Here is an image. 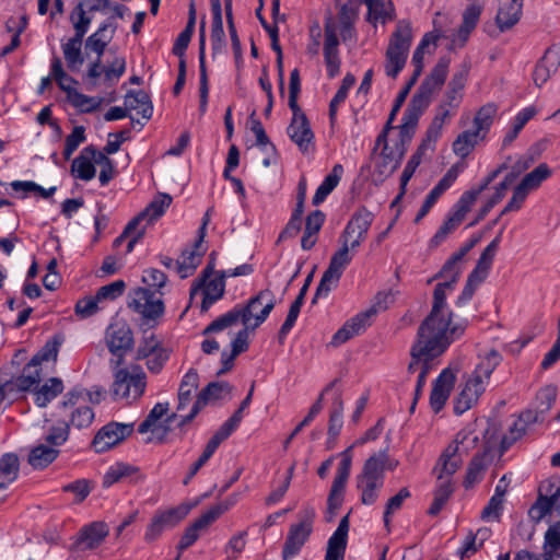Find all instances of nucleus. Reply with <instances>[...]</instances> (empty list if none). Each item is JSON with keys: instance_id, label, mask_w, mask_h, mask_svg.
I'll use <instances>...</instances> for the list:
<instances>
[{"instance_id": "obj_54", "label": "nucleus", "mask_w": 560, "mask_h": 560, "mask_svg": "<svg viewBox=\"0 0 560 560\" xmlns=\"http://www.w3.org/2000/svg\"><path fill=\"white\" fill-rule=\"evenodd\" d=\"M341 247L331 256L328 268L339 276H342L345 268L351 262L352 256L349 252V242L340 240Z\"/></svg>"}, {"instance_id": "obj_49", "label": "nucleus", "mask_w": 560, "mask_h": 560, "mask_svg": "<svg viewBox=\"0 0 560 560\" xmlns=\"http://www.w3.org/2000/svg\"><path fill=\"white\" fill-rule=\"evenodd\" d=\"M552 174L551 168L546 163H540L533 171L527 173L520 182L528 190L534 191L540 187L542 182Z\"/></svg>"}, {"instance_id": "obj_42", "label": "nucleus", "mask_w": 560, "mask_h": 560, "mask_svg": "<svg viewBox=\"0 0 560 560\" xmlns=\"http://www.w3.org/2000/svg\"><path fill=\"white\" fill-rule=\"evenodd\" d=\"M342 415H343V400L341 396V392L337 390L335 393L332 404H331V410L329 415V425H328V435L332 438L334 440H337V436L339 435L343 421H342Z\"/></svg>"}, {"instance_id": "obj_13", "label": "nucleus", "mask_w": 560, "mask_h": 560, "mask_svg": "<svg viewBox=\"0 0 560 560\" xmlns=\"http://www.w3.org/2000/svg\"><path fill=\"white\" fill-rule=\"evenodd\" d=\"M190 511L189 505H178L165 511H156L149 523L144 540L149 544L155 541L166 528L176 526Z\"/></svg>"}, {"instance_id": "obj_15", "label": "nucleus", "mask_w": 560, "mask_h": 560, "mask_svg": "<svg viewBox=\"0 0 560 560\" xmlns=\"http://www.w3.org/2000/svg\"><path fill=\"white\" fill-rule=\"evenodd\" d=\"M292 119L287 133L302 152H307L314 142V132L310 121L301 107H292Z\"/></svg>"}, {"instance_id": "obj_20", "label": "nucleus", "mask_w": 560, "mask_h": 560, "mask_svg": "<svg viewBox=\"0 0 560 560\" xmlns=\"http://www.w3.org/2000/svg\"><path fill=\"white\" fill-rule=\"evenodd\" d=\"M349 513L339 522L337 529L329 537L325 560H343L348 544Z\"/></svg>"}, {"instance_id": "obj_56", "label": "nucleus", "mask_w": 560, "mask_h": 560, "mask_svg": "<svg viewBox=\"0 0 560 560\" xmlns=\"http://www.w3.org/2000/svg\"><path fill=\"white\" fill-rule=\"evenodd\" d=\"M172 197L168 194L159 192L153 200L147 206L142 213L144 217H149V221H153L165 212V210L172 203Z\"/></svg>"}, {"instance_id": "obj_19", "label": "nucleus", "mask_w": 560, "mask_h": 560, "mask_svg": "<svg viewBox=\"0 0 560 560\" xmlns=\"http://www.w3.org/2000/svg\"><path fill=\"white\" fill-rule=\"evenodd\" d=\"M372 324V317L366 311H363L348 319L341 328H339L331 338L330 345L338 347L354 336L365 331Z\"/></svg>"}, {"instance_id": "obj_2", "label": "nucleus", "mask_w": 560, "mask_h": 560, "mask_svg": "<svg viewBox=\"0 0 560 560\" xmlns=\"http://www.w3.org/2000/svg\"><path fill=\"white\" fill-rule=\"evenodd\" d=\"M453 289L454 285L444 281L435 285L432 308L418 329L438 337L441 336V338H447L450 341H454L464 334L465 326L462 324L452 325L453 313L445 312L447 308L446 290Z\"/></svg>"}, {"instance_id": "obj_9", "label": "nucleus", "mask_w": 560, "mask_h": 560, "mask_svg": "<svg viewBox=\"0 0 560 560\" xmlns=\"http://www.w3.org/2000/svg\"><path fill=\"white\" fill-rule=\"evenodd\" d=\"M452 342L447 338H441V336L438 337L418 329L417 339L410 350L411 361L408 364V372L415 373L420 368L423 355H442Z\"/></svg>"}, {"instance_id": "obj_57", "label": "nucleus", "mask_w": 560, "mask_h": 560, "mask_svg": "<svg viewBox=\"0 0 560 560\" xmlns=\"http://www.w3.org/2000/svg\"><path fill=\"white\" fill-rule=\"evenodd\" d=\"M126 70V60L124 57H116L109 65H102V73H104V83L112 88Z\"/></svg>"}, {"instance_id": "obj_21", "label": "nucleus", "mask_w": 560, "mask_h": 560, "mask_svg": "<svg viewBox=\"0 0 560 560\" xmlns=\"http://www.w3.org/2000/svg\"><path fill=\"white\" fill-rule=\"evenodd\" d=\"M129 478L130 482L138 483L145 479V476L140 471V468L124 462H118L110 466L103 476V487L109 488L116 482H120Z\"/></svg>"}, {"instance_id": "obj_55", "label": "nucleus", "mask_w": 560, "mask_h": 560, "mask_svg": "<svg viewBox=\"0 0 560 560\" xmlns=\"http://www.w3.org/2000/svg\"><path fill=\"white\" fill-rule=\"evenodd\" d=\"M355 83V77L351 73H347L342 80L340 88L329 103V118L331 122L335 120L337 115L338 106L345 102L348 95V91Z\"/></svg>"}, {"instance_id": "obj_46", "label": "nucleus", "mask_w": 560, "mask_h": 560, "mask_svg": "<svg viewBox=\"0 0 560 560\" xmlns=\"http://www.w3.org/2000/svg\"><path fill=\"white\" fill-rule=\"evenodd\" d=\"M401 164V160L394 153L388 143L382 149L381 161L376 164L375 170L383 177L390 176Z\"/></svg>"}, {"instance_id": "obj_29", "label": "nucleus", "mask_w": 560, "mask_h": 560, "mask_svg": "<svg viewBox=\"0 0 560 560\" xmlns=\"http://www.w3.org/2000/svg\"><path fill=\"white\" fill-rule=\"evenodd\" d=\"M40 380L42 369L35 368L28 362L24 366L22 374L10 382H7V386H9L10 389L16 388L20 392H26L31 389L34 392L38 387Z\"/></svg>"}, {"instance_id": "obj_36", "label": "nucleus", "mask_w": 560, "mask_h": 560, "mask_svg": "<svg viewBox=\"0 0 560 560\" xmlns=\"http://www.w3.org/2000/svg\"><path fill=\"white\" fill-rule=\"evenodd\" d=\"M342 172L343 167L340 164H336L332 167L331 173L325 177L323 183L316 189L315 195L313 196L312 202L314 206H319L322 202H324L327 196L336 188V186L339 184Z\"/></svg>"}, {"instance_id": "obj_59", "label": "nucleus", "mask_w": 560, "mask_h": 560, "mask_svg": "<svg viewBox=\"0 0 560 560\" xmlns=\"http://www.w3.org/2000/svg\"><path fill=\"white\" fill-rule=\"evenodd\" d=\"M341 276L327 268L316 288L315 294L312 299V303L316 304L317 300L322 296H327L329 292L337 287Z\"/></svg>"}, {"instance_id": "obj_64", "label": "nucleus", "mask_w": 560, "mask_h": 560, "mask_svg": "<svg viewBox=\"0 0 560 560\" xmlns=\"http://www.w3.org/2000/svg\"><path fill=\"white\" fill-rule=\"evenodd\" d=\"M126 289V283L124 280H116L112 283L101 287L96 291V300L105 301V300H116L120 295L124 294Z\"/></svg>"}, {"instance_id": "obj_1", "label": "nucleus", "mask_w": 560, "mask_h": 560, "mask_svg": "<svg viewBox=\"0 0 560 560\" xmlns=\"http://www.w3.org/2000/svg\"><path fill=\"white\" fill-rule=\"evenodd\" d=\"M277 304L273 292L269 289L259 291L252 296L245 305H236L228 313L219 316L211 322L203 330L202 335L221 331L234 326L240 320L244 326H249L255 330L268 318Z\"/></svg>"}, {"instance_id": "obj_53", "label": "nucleus", "mask_w": 560, "mask_h": 560, "mask_svg": "<svg viewBox=\"0 0 560 560\" xmlns=\"http://www.w3.org/2000/svg\"><path fill=\"white\" fill-rule=\"evenodd\" d=\"M71 170L75 173V177L86 182L94 178L96 173L95 166L91 158L84 153V149L81 151L80 155L73 160Z\"/></svg>"}, {"instance_id": "obj_8", "label": "nucleus", "mask_w": 560, "mask_h": 560, "mask_svg": "<svg viewBox=\"0 0 560 560\" xmlns=\"http://www.w3.org/2000/svg\"><path fill=\"white\" fill-rule=\"evenodd\" d=\"M316 512L312 506H304L298 514L299 522L290 526L282 549V560L295 557L313 533Z\"/></svg>"}, {"instance_id": "obj_38", "label": "nucleus", "mask_w": 560, "mask_h": 560, "mask_svg": "<svg viewBox=\"0 0 560 560\" xmlns=\"http://www.w3.org/2000/svg\"><path fill=\"white\" fill-rule=\"evenodd\" d=\"M60 451L46 444L35 446L30 455L28 463L34 468L43 469L51 464L59 455Z\"/></svg>"}, {"instance_id": "obj_5", "label": "nucleus", "mask_w": 560, "mask_h": 560, "mask_svg": "<svg viewBox=\"0 0 560 560\" xmlns=\"http://www.w3.org/2000/svg\"><path fill=\"white\" fill-rule=\"evenodd\" d=\"M86 13L83 2H79L74 7L70 13V21L74 30V35L62 45L67 67L72 72H78L84 62L82 43L92 22V19L88 16Z\"/></svg>"}, {"instance_id": "obj_14", "label": "nucleus", "mask_w": 560, "mask_h": 560, "mask_svg": "<svg viewBox=\"0 0 560 560\" xmlns=\"http://www.w3.org/2000/svg\"><path fill=\"white\" fill-rule=\"evenodd\" d=\"M133 432L132 423L109 422L94 436L93 446L97 453H103L119 444Z\"/></svg>"}, {"instance_id": "obj_11", "label": "nucleus", "mask_w": 560, "mask_h": 560, "mask_svg": "<svg viewBox=\"0 0 560 560\" xmlns=\"http://www.w3.org/2000/svg\"><path fill=\"white\" fill-rule=\"evenodd\" d=\"M128 307L140 314L143 319L155 320L164 314V302L155 298L148 288H137L129 293Z\"/></svg>"}, {"instance_id": "obj_61", "label": "nucleus", "mask_w": 560, "mask_h": 560, "mask_svg": "<svg viewBox=\"0 0 560 560\" xmlns=\"http://www.w3.org/2000/svg\"><path fill=\"white\" fill-rule=\"evenodd\" d=\"M485 468L486 466L483 464V457L481 455H475L468 464L464 487L468 489L476 482L480 481Z\"/></svg>"}, {"instance_id": "obj_28", "label": "nucleus", "mask_w": 560, "mask_h": 560, "mask_svg": "<svg viewBox=\"0 0 560 560\" xmlns=\"http://www.w3.org/2000/svg\"><path fill=\"white\" fill-rule=\"evenodd\" d=\"M359 16V4L346 3L342 4L338 12L339 31L343 42L350 40L354 37V23Z\"/></svg>"}, {"instance_id": "obj_16", "label": "nucleus", "mask_w": 560, "mask_h": 560, "mask_svg": "<svg viewBox=\"0 0 560 560\" xmlns=\"http://www.w3.org/2000/svg\"><path fill=\"white\" fill-rule=\"evenodd\" d=\"M451 59L448 57L440 58L430 74L421 82L416 94H420V96L431 102L433 94L440 91L445 83Z\"/></svg>"}, {"instance_id": "obj_58", "label": "nucleus", "mask_w": 560, "mask_h": 560, "mask_svg": "<svg viewBox=\"0 0 560 560\" xmlns=\"http://www.w3.org/2000/svg\"><path fill=\"white\" fill-rule=\"evenodd\" d=\"M93 489V482L89 479H77L70 483L61 487L63 492H70L74 494L73 502L75 504L82 503L91 493Z\"/></svg>"}, {"instance_id": "obj_7", "label": "nucleus", "mask_w": 560, "mask_h": 560, "mask_svg": "<svg viewBox=\"0 0 560 560\" xmlns=\"http://www.w3.org/2000/svg\"><path fill=\"white\" fill-rule=\"evenodd\" d=\"M116 25L112 19L102 23L98 30L90 35L84 43L85 51H93L96 54V59L89 65L86 74L84 75L85 88L89 91L97 86V80L102 74V57L108 43L112 40L115 33Z\"/></svg>"}, {"instance_id": "obj_60", "label": "nucleus", "mask_w": 560, "mask_h": 560, "mask_svg": "<svg viewBox=\"0 0 560 560\" xmlns=\"http://www.w3.org/2000/svg\"><path fill=\"white\" fill-rule=\"evenodd\" d=\"M20 469V460L16 454L5 453L0 458V476L7 478L9 481H14L18 478Z\"/></svg>"}, {"instance_id": "obj_24", "label": "nucleus", "mask_w": 560, "mask_h": 560, "mask_svg": "<svg viewBox=\"0 0 560 560\" xmlns=\"http://www.w3.org/2000/svg\"><path fill=\"white\" fill-rule=\"evenodd\" d=\"M458 440L455 444H450L441 454L433 471L436 474L438 480L446 478L452 479V476L457 471L462 465V459L457 456Z\"/></svg>"}, {"instance_id": "obj_63", "label": "nucleus", "mask_w": 560, "mask_h": 560, "mask_svg": "<svg viewBox=\"0 0 560 560\" xmlns=\"http://www.w3.org/2000/svg\"><path fill=\"white\" fill-rule=\"evenodd\" d=\"M60 342L56 339L48 340L40 350L31 359L30 363L35 368H39L45 361L56 360L59 351Z\"/></svg>"}, {"instance_id": "obj_62", "label": "nucleus", "mask_w": 560, "mask_h": 560, "mask_svg": "<svg viewBox=\"0 0 560 560\" xmlns=\"http://www.w3.org/2000/svg\"><path fill=\"white\" fill-rule=\"evenodd\" d=\"M557 398V389L552 386H547L540 389L536 395V410L544 418V416L551 409Z\"/></svg>"}, {"instance_id": "obj_35", "label": "nucleus", "mask_w": 560, "mask_h": 560, "mask_svg": "<svg viewBox=\"0 0 560 560\" xmlns=\"http://www.w3.org/2000/svg\"><path fill=\"white\" fill-rule=\"evenodd\" d=\"M196 25V7L191 1L188 10V21L185 28L179 33L173 46V54L183 57L195 31Z\"/></svg>"}, {"instance_id": "obj_27", "label": "nucleus", "mask_w": 560, "mask_h": 560, "mask_svg": "<svg viewBox=\"0 0 560 560\" xmlns=\"http://www.w3.org/2000/svg\"><path fill=\"white\" fill-rule=\"evenodd\" d=\"M212 12L211 48L213 55L219 54L225 46V33L223 30L222 5L220 0H210Z\"/></svg>"}, {"instance_id": "obj_31", "label": "nucleus", "mask_w": 560, "mask_h": 560, "mask_svg": "<svg viewBox=\"0 0 560 560\" xmlns=\"http://www.w3.org/2000/svg\"><path fill=\"white\" fill-rule=\"evenodd\" d=\"M125 105L128 110H138L143 119L149 120L153 114V105L150 96L143 90H130L125 96Z\"/></svg>"}, {"instance_id": "obj_40", "label": "nucleus", "mask_w": 560, "mask_h": 560, "mask_svg": "<svg viewBox=\"0 0 560 560\" xmlns=\"http://www.w3.org/2000/svg\"><path fill=\"white\" fill-rule=\"evenodd\" d=\"M198 373L192 369L184 375L178 389V411L184 410L189 405L192 392L198 387Z\"/></svg>"}, {"instance_id": "obj_48", "label": "nucleus", "mask_w": 560, "mask_h": 560, "mask_svg": "<svg viewBox=\"0 0 560 560\" xmlns=\"http://www.w3.org/2000/svg\"><path fill=\"white\" fill-rule=\"evenodd\" d=\"M232 386L228 382H211L198 395L197 401L203 408L209 400H218L224 393L230 394Z\"/></svg>"}, {"instance_id": "obj_3", "label": "nucleus", "mask_w": 560, "mask_h": 560, "mask_svg": "<svg viewBox=\"0 0 560 560\" xmlns=\"http://www.w3.org/2000/svg\"><path fill=\"white\" fill-rule=\"evenodd\" d=\"M398 460L389 457L387 450L370 456L362 471L357 476V488L361 491V502L365 505L374 504L378 499V492L384 486L385 470H394Z\"/></svg>"}, {"instance_id": "obj_41", "label": "nucleus", "mask_w": 560, "mask_h": 560, "mask_svg": "<svg viewBox=\"0 0 560 560\" xmlns=\"http://www.w3.org/2000/svg\"><path fill=\"white\" fill-rule=\"evenodd\" d=\"M501 241V233L497 235L490 244L483 249L481 253L476 267L471 272L478 275L479 277L486 279L488 276L489 270L491 269L494 256L497 254L499 244Z\"/></svg>"}, {"instance_id": "obj_17", "label": "nucleus", "mask_w": 560, "mask_h": 560, "mask_svg": "<svg viewBox=\"0 0 560 560\" xmlns=\"http://www.w3.org/2000/svg\"><path fill=\"white\" fill-rule=\"evenodd\" d=\"M108 535V527L104 522H93L84 526L78 534L70 551L91 550L101 545Z\"/></svg>"}, {"instance_id": "obj_52", "label": "nucleus", "mask_w": 560, "mask_h": 560, "mask_svg": "<svg viewBox=\"0 0 560 560\" xmlns=\"http://www.w3.org/2000/svg\"><path fill=\"white\" fill-rule=\"evenodd\" d=\"M497 106L493 103H488L479 108L474 118V127L475 130L480 135L489 131L491 125L493 124L494 116L497 114Z\"/></svg>"}, {"instance_id": "obj_32", "label": "nucleus", "mask_w": 560, "mask_h": 560, "mask_svg": "<svg viewBox=\"0 0 560 560\" xmlns=\"http://www.w3.org/2000/svg\"><path fill=\"white\" fill-rule=\"evenodd\" d=\"M63 382L59 377H50L34 390L35 404L44 408L63 392Z\"/></svg>"}, {"instance_id": "obj_18", "label": "nucleus", "mask_w": 560, "mask_h": 560, "mask_svg": "<svg viewBox=\"0 0 560 560\" xmlns=\"http://www.w3.org/2000/svg\"><path fill=\"white\" fill-rule=\"evenodd\" d=\"M455 373L451 369H444L433 383L430 394V406L432 410L440 412L448 399L455 384Z\"/></svg>"}, {"instance_id": "obj_34", "label": "nucleus", "mask_w": 560, "mask_h": 560, "mask_svg": "<svg viewBox=\"0 0 560 560\" xmlns=\"http://www.w3.org/2000/svg\"><path fill=\"white\" fill-rule=\"evenodd\" d=\"M338 378L331 381L322 392L319 397L316 399V401L313 404V406L310 408L308 413L306 417L295 427V429L292 431V433L287 438V440L283 443V448L287 450L289 447V444L291 441L305 428L313 421V419L323 410V400H324V394L329 392L335 387V385L338 383Z\"/></svg>"}, {"instance_id": "obj_26", "label": "nucleus", "mask_w": 560, "mask_h": 560, "mask_svg": "<svg viewBox=\"0 0 560 560\" xmlns=\"http://www.w3.org/2000/svg\"><path fill=\"white\" fill-rule=\"evenodd\" d=\"M373 220L374 214L371 211L364 207L360 208L347 223L342 234L340 235V240H347L349 242L354 234H359V238L361 236H366Z\"/></svg>"}, {"instance_id": "obj_4", "label": "nucleus", "mask_w": 560, "mask_h": 560, "mask_svg": "<svg viewBox=\"0 0 560 560\" xmlns=\"http://www.w3.org/2000/svg\"><path fill=\"white\" fill-rule=\"evenodd\" d=\"M502 361L501 354L492 349L476 365L471 376L454 401V412L463 415L469 410L485 392V383L489 381L492 372Z\"/></svg>"}, {"instance_id": "obj_50", "label": "nucleus", "mask_w": 560, "mask_h": 560, "mask_svg": "<svg viewBox=\"0 0 560 560\" xmlns=\"http://www.w3.org/2000/svg\"><path fill=\"white\" fill-rule=\"evenodd\" d=\"M464 221L462 217L453 212L452 210L448 212L445 221L436 231V233L432 236L430 241V245L432 247L439 246L442 242L446 240V237L453 233L459 224Z\"/></svg>"}, {"instance_id": "obj_47", "label": "nucleus", "mask_w": 560, "mask_h": 560, "mask_svg": "<svg viewBox=\"0 0 560 560\" xmlns=\"http://www.w3.org/2000/svg\"><path fill=\"white\" fill-rule=\"evenodd\" d=\"M560 549V522L551 525L545 533V541L542 546V558L545 560H555L559 558L557 552Z\"/></svg>"}, {"instance_id": "obj_23", "label": "nucleus", "mask_w": 560, "mask_h": 560, "mask_svg": "<svg viewBox=\"0 0 560 560\" xmlns=\"http://www.w3.org/2000/svg\"><path fill=\"white\" fill-rule=\"evenodd\" d=\"M560 66V49L555 46L549 47L535 67L533 79L537 86H541L548 81L550 75L557 71Z\"/></svg>"}, {"instance_id": "obj_30", "label": "nucleus", "mask_w": 560, "mask_h": 560, "mask_svg": "<svg viewBox=\"0 0 560 560\" xmlns=\"http://www.w3.org/2000/svg\"><path fill=\"white\" fill-rule=\"evenodd\" d=\"M481 12L482 5L477 3H471L465 9L463 13V21L457 30L456 38L454 42H458L460 46L465 45L470 33L477 26Z\"/></svg>"}, {"instance_id": "obj_22", "label": "nucleus", "mask_w": 560, "mask_h": 560, "mask_svg": "<svg viewBox=\"0 0 560 560\" xmlns=\"http://www.w3.org/2000/svg\"><path fill=\"white\" fill-rule=\"evenodd\" d=\"M199 70H200V81H199V112L203 115L207 110L208 105V94H209V83H208V74L206 68V20L202 18L199 27Z\"/></svg>"}, {"instance_id": "obj_45", "label": "nucleus", "mask_w": 560, "mask_h": 560, "mask_svg": "<svg viewBox=\"0 0 560 560\" xmlns=\"http://www.w3.org/2000/svg\"><path fill=\"white\" fill-rule=\"evenodd\" d=\"M556 510L560 517V501L542 498L538 495L536 502L530 506L528 516L535 523H539L544 517Z\"/></svg>"}, {"instance_id": "obj_33", "label": "nucleus", "mask_w": 560, "mask_h": 560, "mask_svg": "<svg viewBox=\"0 0 560 560\" xmlns=\"http://www.w3.org/2000/svg\"><path fill=\"white\" fill-rule=\"evenodd\" d=\"M366 4L368 21L376 23L381 21L385 23L387 20H393L395 16V8L392 0H361Z\"/></svg>"}, {"instance_id": "obj_51", "label": "nucleus", "mask_w": 560, "mask_h": 560, "mask_svg": "<svg viewBox=\"0 0 560 560\" xmlns=\"http://www.w3.org/2000/svg\"><path fill=\"white\" fill-rule=\"evenodd\" d=\"M535 114L536 109L534 107H526L516 115L512 129L503 138V148H506L512 144V142L517 138L521 130L524 128L527 121L535 116Z\"/></svg>"}, {"instance_id": "obj_10", "label": "nucleus", "mask_w": 560, "mask_h": 560, "mask_svg": "<svg viewBox=\"0 0 560 560\" xmlns=\"http://www.w3.org/2000/svg\"><path fill=\"white\" fill-rule=\"evenodd\" d=\"M106 345L109 352L117 358L115 365H120L124 357L135 345L133 332L124 319L112 323L106 329Z\"/></svg>"}, {"instance_id": "obj_39", "label": "nucleus", "mask_w": 560, "mask_h": 560, "mask_svg": "<svg viewBox=\"0 0 560 560\" xmlns=\"http://www.w3.org/2000/svg\"><path fill=\"white\" fill-rule=\"evenodd\" d=\"M431 102L427 101L420 94H413L410 102L407 105V108L402 116V122L408 127L416 128L419 121V118L424 113V110L429 107Z\"/></svg>"}, {"instance_id": "obj_6", "label": "nucleus", "mask_w": 560, "mask_h": 560, "mask_svg": "<svg viewBox=\"0 0 560 560\" xmlns=\"http://www.w3.org/2000/svg\"><path fill=\"white\" fill-rule=\"evenodd\" d=\"M411 40L412 32L410 22L407 20L398 21L396 30L389 38L385 54V72L388 77L396 79L404 69Z\"/></svg>"}, {"instance_id": "obj_44", "label": "nucleus", "mask_w": 560, "mask_h": 560, "mask_svg": "<svg viewBox=\"0 0 560 560\" xmlns=\"http://www.w3.org/2000/svg\"><path fill=\"white\" fill-rule=\"evenodd\" d=\"M202 252H199V247L191 250H184L182 254V260L176 261V269L182 279H185L194 273L199 264L201 262Z\"/></svg>"}, {"instance_id": "obj_43", "label": "nucleus", "mask_w": 560, "mask_h": 560, "mask_svg": "<svg viewBox=\"0 0 560 560\" xmlns=\"http://www.w3.org/2000/svg\"><path fill=\"white\" fill-rule=\"evenodd\" d=\"M67 97L70 103L82 113H93L97 110L103 103V97L88 96L73 88L67 92Z\"/></svg>"}, {"instance_id": "obj_37", "label": "nucleus", "mask_w": 560, "mask_h": 560, "mask_svg": "<svg viewBox=\"0 0 560 560\" xmlns=\"http://www.w3.org/2000/svg\"><path fill=\"white\" fill-rule=\"evenodd\" d=\"M485 135H480L478 131L465 130L460 132L455 141L453 142V152L462 159L467 158L470 152L475 149L479 139H483Z\"/></svg>"}, {"instance_id": "obj_25", "label": "nucleus", "mask_w": 560, "mask_h": 560, "mask_svg": "<svg viewBox=\"0 0 560 560\" xmlns=\"http://www.w3.org/2000/svg\"><path fill=\"white\" fill-rule=\"evenodd\" d=\"M523 0H500L495 16L497 25L501 31L513 27L522 15Z\"/></svg>"}, {"instance_id": "obj_12", "label": "nucleus", "mask_w": 560, "mask_h": 560, "mask_svg": "<svg viewBox=\"0 0 560 560\" xmlns=\"http://www.w3.org/2000/svg\"><path fill=\"white\" fill-rule=\"evenodd\" d=\"M147 377L144 372L131 374L127 369H120L114 374V382L112 385V395L114 398H129L133 400L139 399L147 386Z\"/></svg>"}]
</instances>
